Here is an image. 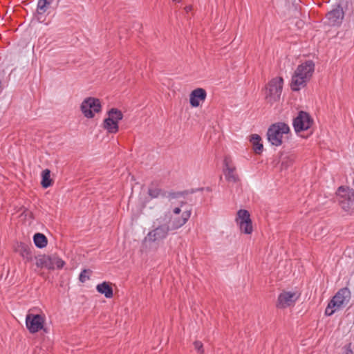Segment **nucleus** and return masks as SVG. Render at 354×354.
<instances>
[{
  "mask_svg": "<svg viewBox=\"0 0 354 354\" xmlns=\"http://www.w3.org/2000/svg\"><path fill=\"white\" fill-rule=\"evenodd\" d=\"M191 216V210L185 211L180 217L171 216L169 223L162 218L153 223L152 229L144 238L143 242L149 247L158 246L168 236L170 230H176L184 225Z\"/></svg>",
  "mask_w": 354,
  "mask_h": 354,
  "instance_id": "obj_1",
  "label": "nucleus"
},
{
  "mask_svg": "<svg viewBox=\"0 0 354 354\" xmlns=\"http://www.w3.org/2000/svg\"><path fill=\"white\" fill-rule=\"evenodd\" d=\"M315 70V64L308 60L299 64L295 70L291 80L290 86L292 91H299L304 87L313 75Z\"/></svg>",
  "mask_w": 354,
  "mask_h": 354,
  "instance_id": "obj_2",
  "label": "nucleus"
},
{
  "mask_svg": "<svg viewBox=\"0 0 354 354\" xmlns=\"http://www.w3.org/2000/svg\"><path fill=\"white\" fill-rule=\"evenodd\" d=\"M289 131L288 125L284 122L273 124L268 129V140L272 145L280 146L282 144L283 135L287 134Z\"/></svg>",
  "mask_w": 354,
  "mask_h": 354,
  "instance_id": "obj_3",
  "label": "nucleus"
},
{
  "mask_svg": "<svg viewBox=\"0 0 354 354\" xmlns=\"http://www.w3.org/2000/svg\"><path fill=\"white\" fill-rule=\"evenodd\" d=\"M337 199L341 207L349 213L354 212V190L339 187L337 191Z\"/></svg>",
  "mask_w": 354,
  "mask_h": 354,
  "instance_id": "obj_4",
  "label": "nucleus"
},
{
  "mask_svg": "<svg viewBox=\"0 0 354 354\" xmlns=\"http://www.w3.org/2000/svg\"><path fill=\"white\" fill-rule=\"evenodd\" d=\"M283 83V78L280 77H274L269 82L265 91V97L268 102L273 103L279 100Z\"/></svg>",
  "mask_w": 354,
  "mask_h": 354,
  "instance_id": "obj_5",
  "label": "nucleus"
},
{
  "mask_svg": "<svg viewBox=\"0 0 354 354\" xmlns=\"http://www.w3.org/2000/svg\"><path fill=\"white\" fill-rule=\"evenodd\" d=\"M123 118L122 112L117 109L108 111V118L104 120L103 127L110 133H115L119 130L118 122Z\"/></svg>",
  "mask_w": 354,
  "mask_h": 354,
  "instance_id": "obj_6",
  "label": "nucleus"
},
{
  "mask_svg": "<svg viewBox=\"0 0 354 354\" xmlns=\"http://www.w3.org/2000/svg\"><path fill=\"white\" fill-rule=\"evenodd\" d=\"M235 221L240 231L245 234H250L253 231L252 223L248 210L240 209L237 212Z\"/></svg>",
  "mask_w": 354,
  "mask_h": 354,
  "instance_id": "obj_7",
  "label": "nucleus"
},
{
  "mask_svg": "<svg viewBox=\"0 0 354 354\" xmlns=\"http://www.w3.org/2000/svg\"><path fill=\"white\" fill-rule=\"evenodd\" d=\"M101 107L100 100L94 97L86 98L81 104L82 113L87 118H93L95 113H99L101 111Z\"/></svg>",
  "mask_w": 354,
  "mask_h": 354,
  "instance_id": "obj_8",
  "label": "nucleus"
},
{
  "mask_svg": "<svg viewBox=\"0 0 354 354\" xmlns=\"http://www.w3.org/2000/svg\"><path fill=\"white\" fill-rule=\"evenodd\" d=\"M313 124V119L310 115L300 111L293 120L292 125L296 133L308 130Z\"/></svg>",
  "mask_w": 354,
  "mask_h": 354,
  "instance_id": "obj_9",
  "label": "nucleus"
},
{
  "mask_svg": "<svg viewBox=\"0 0 354 354\" xmlns=\"http://www.w3.org/2000/svg\"><path fill=\"white\" fill-rule=\"evenodd\" d=\"M44 317L41 315L28 314L26 325L30 333H35L44 328Z\"/></svg>",
  "mask_w": 354,
  "mask_h": 354,
  "instance_id": "obj_10",
  "label": "nucleus"
},
{
  "mask_svg": "<svg viewBox=\"0 0 354 354\" xmlns=\"http://www.w3.org/2000/svg\"><path fill=\"white\" fill-rule=\"evenodd\" d=\"M351 299V292L347 288L340 289L331 299L332 306L339 310L346 305Z\"/></svg>",
  "mask_w": 354,
  "mask_h": 354,
  "instance_id": "obj_11",
  "label": "nucleus"
},
{
  "mask_svg": "<svg viewBox=\"0 0 354 354\" xmlns=\"http://www.w3.org/2000/svg\"><path fill=\"white\" fill-rule=\"evenodd\" d=\"M344 16V13L342 8L340 6H337L326 14V18L330 26H335L342 24Z\"/></svg>",
  "mask_w": 354,
  "mask_h": 354,
  "instance_id": "obj_12",
  "label": "nucleus"
},
{
  "mask_svg": "<svg viewBox=\"0 0 354 354\" xmlns=\"http://www.w3.org/2000/svg\"><path fill=\"white\" fill-rule=\"evenodd\" d=\"M299 296L296 292H283L278 297V307L285 308L293 305L298 299Z\"/></svg>",
  "mask_w": 354,
  "mask_h": 354,
  "instance_id": "obj_13",
  "label": "nucleus"
},
{
  "mask_svg": "<svg viewBox=\"0 0 354 354\" xmlns=\"http://www.w3.org/2000/svg\"><path fill=\"white\" fill-rule=\"evenodd\" d=\"M235 167L230 157H225L224 159L223 172L225 178L229 182L235 183L239 180L238 176L235 173Z\"/></svg>",
  "mask_w": 354,
  "mask_h": 354,
  "instance_id": "obj_14",
  "label": "nucleus"
},
{
  "mask_svg": "<svg viewBox=\"0 0 354 354\" xmlns=\"http://www.w3.org/2000/svg\"><path fill=\"white\" fill-rule=\"evenodd\" d=\"M207 93L205 89L198 88L192 91L189 95V102L192 107H197L200 105L201 101H205Z\"/></svg>",
  "mask_w": 354,
  "mask_h": 354,
  "instance_id": "obj_15",
  "label": "nucleus"
},
{
  "mask_svg": "<svg viewBox=\"0 0 354 354\" xmlns=\"http://www.w3.org/2000/svg\"><path fill=\"white\" fill-rule=\"evenodd\" d=\"M96 290L100 294L104 295L105 297L107 299L113 297V288H111L110 284L106 281H104L101 283L97 284L96 286Z\"/></svg>",
  "mask_w": 354,
  "mask_h": 354,
  "instance_id": "obj_16",
  "label": "nucleus"
},
{
  "mask_svg": "<svg viewBox=\"0 0 354 354\" xmlns=\"http://www.w3.org/2000/svg\"><path fill=\"white\" fill-rule=\"evenodd\" d=\"M253 146V149L256 153H261L263 151V146L261 143V138L258 134H252L250 139Z\"/></svg>",
  "mask_w": 354,
  "mask_h": 354,
  "instance_id": "obj_17",
  "label": "nucleus"
},
{
  "mask_svg": "<svg viewBox=\"0 0 354 354\" xmlns=\"http://www.w3.org/2000/svg\"><path fill=\"white\" fill-rule=\"evenodd\" d=\"M33 241L38 248H44L47 245L46 237L41 233H36L33 236Z\"/></svg>",
  "mask_w": 354,
  "mask_h": 354,
  "instance_id": "obj_18",
  "label": "nucleus"
},
{
  "mask_svg": "<svg viewBox=\"0 0 354 354\" xmlns=\"http://www.w3.org/2000/svg\"><path fill=\"white\" fill-rule=\"evenodd\" d=\"M36 266L40 268L45 267L50 270L52 266L50 264V256L44 255L37 258L36 260Z\"/></svg>",
  "mask_w": 354,
  "mask_h": 354,
  "instance_id": "obj_19",
  "label": "nucleus"
},
{
  "mask_svg": "<svg viewBox=\"0 0 354 354\" xmlns=\"http://www.w3.org/2000/svg\"><path fill=\"white\" fill-rule=\"evenodd\" d=\"M53 1L54 0H38L37 9L38 14L41 15L44 13Z\"/></svg>",
  "mask_w": 354,
  "mask_h": 354,
  "instance_id": "obj_20",
  "label": "nucleus"
},
{
  "mask_svg": "<svg viewBox=\"0 0 354 354\" xmlns=\"http://www.w3.org/2000/svg\"><path fill=\"white\" fill-rule=\"evenodd\" d=\"M50 171L49 169H46L42 171L41 173V184L43 187L47 188L51 185V179H50Z\"/></svg>",
  "mask_w": 354,
  "mask_h": 354,
  "instance_id": "obj_21",
  "label": "nucleus"
},
{
  "mask_svg": "<svg viewBox=\"0 0 354 354\" xmlns=\"http://www.w3.org/2000/svg\"><path fill=\"white\" fill-rule=\"evenodd\" d=\"M51 269L58 268L60 269L64 266V261L57 256H50Z\"/></svg>",
  "mask_w": 354,
  "mask_h": 354,
  "instance_id": "obj_22",
  "label": "nucleus"
},
{
  "mask_svg": "<svg viewBox=\"0 0 354 354\" xmlns=\"http://www.w3.org/2000/svg\"><path fill=\"white\" fill-rule=\"evenodd\" d=\"M21 255L26 261H31L32 259V252L31 248L25 245L21 246Z\"/></svg>",
  "mask_w": 354,
  "mask_h": 354,
  "instance_id": "obj_23",
  "label": "nucleus"
},
{
  "mask_svg": "<svg viewBox=\"0 0 354 354\" xmlns=\"http://www.w3.org/2000/svg\"><path fill=\"white\" fill-rule=\"evenodd\" d=\"M161 194L162 190L158 187H153V185H151L148 189V194L151 198H156L159 197Z\"/></svg>",
  "mask_w": 354,
  "mask_h": 354,
  "instance_id": "obj_24",
  "label": "nucleus"
},
{
  "mask_svg": "<svg viewBox=\"0 0 354 354\" xmlns=\"http://www.w3.org/2000/svg\"><path fill=\"white\" fill-rule=\"evenodd\" d=\"M294 162V158L292 156H284L281 159V167L282 169H287Z\"/></svg>",
  "mask_w": 354,
  "mask_h": 354,
  "instance_id": "obj_25",
  "label": "nucleus"
},
{
  "mask_svg": "<svg viewBox=\"0 0 354 354\" xmlns=\"http://www.w3.org/2000/svg\"><path fill=\"white\" fill-rule=\"evenodd\" d=\"M338 308H336L335 306H332V302L330 301L325 310V314L328 316H330L337 310H338Z\"/></svg>",
  "mask_w": 354,
  "mask_h": 354,
  "instance_id": "obj_26",
  "label": "nucleus"
},
{
  "mask_svg": "<svg viewBox=\"0 0 354 354\" xmlns=\"http://www.w3.org/2000/svg\"><path fill=\"white\" fill-rule=\"evenodd\" d=\"M187 194V192H170L168 194V198L170 201L174 199L178 198L180 197H184V195Z\"/></svg>",
  "mask_w": 354,
  "mask_h": 354,
  "instance_id": "obj_27",
  "label": "nucleus"
},
{
  "mask_svg": "<svg viewBox=\"0 0 354 354\" xmlns=\"http://www.w3.org/2000/svg\"><path fill=\"white\" fill-rule=\"evenodd\" d=\"M88 272H89V271L87 270H84L81 272L80 277H79L80 281L81 282L84 283L86 281H87L88 279H89V276L88 274Z\"/></svg>",
  "mask_w": 354,
  "mask_h": 354,
  "instance_id": "obj_28",
  "label": "nucleus"
},
{
  "mask_svg": "<svg viewBox=\"0 0 354 354\" xmlns=\"http://www.w3.org/2000/svg\"><path fill=\"white\" fill-rule=\"evenodd\" d=\"M194 348L196 350H197L199 353H202L203 350V344L201 342H194Z\"/></svg>",
  "mask_w": 354,
  "mask_h": 354,
  "instance_id": "obj_29",
  "label": "nucleus"
},
{
  "mask_svg": "<svg viewBox=\"0 0 354 354\" xmlns=\"http://www.w3.org/2000/svg\"><path fill=\"white\" fill-rule=\"evenodd\" d=\"M343 354H353V352L351 348V344H348L344 347Z\"/></svg>",
  "mask_w": 354,
  "mask_h": 354,
  "instance_id": "obj_30",
  "label": "nucleus"
},
{
  "mask_svg": "<svg viewBox=\"0 0 354 354\" xmlns=\"http://www.w3.org/2000/svg\"><path fill=\"white\" fill-rule=\"evenodd\" d=\"M172 212L175 215H178L181 212V209L180 207H177L173 209Z\"/></svg>",
  "mask_w": 354,
  "mask_h": 354,
  "instance_id": "obj_31",
  "label": "nucleus"
},
{
  "mask_svg": "<svg viewBox=\"0 0 354 354\" xmlns=\"http://www.w3.org/2000/svg\"><path fill=\"white\" fill-rule=\"evenodd\" d=\"M204 189H205V190H206V191H207V192L211 191V189H210L209 187H206V188H200V189H196V190L192 189V192H191V193H194V192L198 191V190H204Z\"/></svg>",
  "mask_w": 354,
  "mask_h": 354,
  "instance_id": "obj_32",
  "label": "nucleus"
},
{
  "mask_svg": "<svg viewBox=\"0 0 354 354\" xmlns=\"http://www.w3.org/2000/svg\"><path fill=\"white\" fill-rule=\"evenodd\" d=\"M191 10H192V6H186V7H185V10H186L187 12H189V11H190Z\"/></svg>",
  "mask_w": 354,
  "mask_h": 354,
  "instance_id": "obj_33",
  "label": "nucleus"
},
{
  "mask_svg": "<svg viewBox=\"0 0 354 354\" xmlns=\"http://www.w3.org/2000/svg\"><path fill=\"white\" fill-rule=\"evenodd\" d=\"M174 1H180V0H173Z\"/></svg>",
  "mask_w": 354,
  "mask_h": 354,
  "instance_id": "obj_34",
  "label": "nucleus"
}]
</instances>
